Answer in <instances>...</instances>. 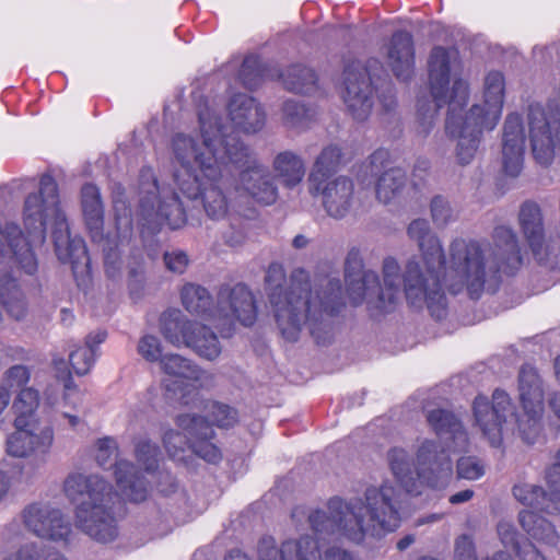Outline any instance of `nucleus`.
<instances>
[{
	"mask_svg": "<svg viewBox=\"0 0 560 560\" xmlns=\"http://www.w3.org/2000/svg\"><path fill=\"white\" fill-rule=\"evenodd\" d=\"M502 265L488 241L455 238L448 246V256L436 271L441 281L454 294L467 290L471 299L479 298L486 282L495 280Z\"/></svg>",
	"mask_w": 560,
	"mask_h": 560,
	"instance_id": "obj_8",
	"label": "nucleus"
},
{
	"mask_svg": "<svg viewBox=\"0 0 560 560\" xmlns=\"http://www.w3.org/2000/svg\"><path fill=\"white\" fill-rule=\"evenodd\" d=\"M520 524L537 541L548 546H556L559 541L555 526L535 511L520 512Z\"/></svg>",
	"mask_w": 560,
	"mask_h": 560,
	"instance_id": "obj_42",
	"label": "nucleus"
},
{
	"mask_svg": "<svg viewBox=\"0 0 560 560\" xmlns=\"http://www.w3.org/2000/svg\"><path fill=\"white\" fill-rule=\"evenodd\" d=\"M504 78L499 71H491L485 78L483 83V105L474 104L471 107H478L486 126L494 129L500 120L504 103Z\"/></svg>",
	"mask_w": 560,
	"mask_h": 560,
	"instance_id": "obj_31",
	"label": "nucleus"
},
{
	"mask_svg": "<svg viewBox=\"0 0 560 560\" xmlns=\"http://www.w3.org/2000/svg\"><path fill=\"white\" fill-rule=\"evenodd\" d=\"M192 441V438L187 434L186 431H184V434L175 431L173 429H170L165 431L163 435V444L167 452V454L175 459H182V454L185 452L186 448H190V442Z\"/></svg>",
	"mask_w": 560,
	"mask_h": 560,
	"instance_id": "obj_53",
	"label": "nucleus"
},
{
	"mask_svg": "<svg viewBox=\"0 0 560 560\" xmlns=\"http://www.w3.org/2000/svg\"><path fill=\"white\" fill-rule=\"evenodd\" d=\"M52 223L56 254L62 262H77L86 256L83 238L71 237L66 214L60 209L58 186L50 175H43L37 192L27 195L23 208V222L30 244H42L46 237V224Z\"/></svg>",
	"mask_w": 560,
	"mask_h": 560,
	"instance_id": "obj_6",
	"label": "nucleus"
},
{
	"mask_svg": "<svg viewBox=\"0 0 560 560\" xmlns=\"http://www.w3.org/2000/svg\"><path fill=\"white\" fill-rule=\"evenodd\" d=\"M406 494L392 483L370 487L364 500H329L327 510H316L308 515L314 532L319 534L338 533L354 542L366 536H382L394 532L400 524Z\"/></svg>",
	"mask_w": 560,
	"mask_h": 560,
	"instance_id": "obj_3",
	"label": "nucleus"
},
{
	"mask_svg": "<svg viewBox=\"0 0 560 560\" xmlns=\"http://www.w3.org/2000/svg\"><path fill=\"white\" fill-rule=\"evenodd\" d=\"M45 516L50 521L48 527L38 526L39 528H34L35 536L54 542L68 544L72 534V526L65 514L56 509L52 515L46 514Z\"/></svg>",
	"mask_w": 560,
	"mask_h": 560,
	"instance_id": "obj_46",
	"label": "nucleus"
},
{
	"mask_svg": "<svg viewBox=\"0 0 560 560\" xmlns=\"http://www.w3.org/2000/svg\"><path fill=\"white\" fill-rule=\"evenodd\" d=\"M342 98L352 117L365 120L373 107V88L368 69L359 61L349 63L342 73Z\"/></svg>",
	"mask_w": 560,
	"mask_h": 560,
	"instance_id": "obj_21",
	"label": "nucleus"
},
{
	"mask_svg": "<svg viewBox=\"0 0 560 560\" xmlns=\"http://www.w3.org/2000/svg\"><path fill=\"white\" fill-rule=\"evenodd\" d=\"M275 176L288 188H293L302 183L305 176V163L293 151L285 150L276 154L272 160Z\"/></svg>",
	"mask_w": 560,
	"mask_h": 560,
	"instance_id": "obj_34",
	"label": "nucleus"
},
{
	"mask_svg": "<svg viewBox=\"0 0 560 560\" xmlns=\"http://www.w3.org/2000/svg\"><path fill=\"white\" fill-rule=\"evenodd\" d=\"M492 240V250L502 265L501 272L513 273L522 264L516 234L510 226L499 225L493 231Z\"/></svg>",
	"mask_w": 560,
	"mask_h": 560,
	"instance_id": "obj_33",
	"label": "nucleus"
},
{
	"mask_svg": "<svg viewBox=\"0 0 560 560\" xmlns=\"http://www.w3.org/2000/svg\"><path fill=\"white\" fill-rule=\"evenodd\" d=\"M139 215L143 225L167 224L178 229L186 222V213L175 191L160 188L152 170H142L139 178Z\"/></svg>",
	"mask_w": 560,
	"mask_h": 560,
	"instance_id": "obj_13",
	"label": "nucleus"
},
{
	"mask_svg": "<svg viewBox=\"0 0 560 560\" xmlns=\"http://www.w3.org/2000/svg\"><path fill=\"white\" fill-rule=\"evenodd\" d=\"M416 463L421 483L438 488L452 475V460L446 448L433 440H424L418 446Z\"/></svg>",
	"mask_w": 560,
	"mask_h": 560,
	"instance_id": "obj_24",
	"label": "nucleus"
},
{
	"mask_svg": "<svg viewBox=\"0 0 560 560\" xmlns=\"http://www.w3.org/2000/svg\"><path fill=\"white\" fill-rule=\"evenodd\" d=\"M517 556L521 560H546V558L537 550L530 541L523 542V549Z\"/></svg>",
	"mask_w": 560,
	"mask_h": 560,
	"instance_id": "obj_64",
	"label": "nucleus"
},
{
	"mask_svg": "<svg viewBox=\"0 0 560 560\" xmlns=\"http://www.w3.org/2000/svg\"><path fill=\"white\" fill-rule=\"evenodd\" d=\"M229 117L237 131L255 135L261 131L266 124V112L252 96L237 93L228 104Z\"/></svg>",
	"mask_w": 560,
	"mask_h": 560,
	"instance_id": "obj_28",
	"label": "nucleus"
},
{
	"mask_svg": "<svg viewBox=\"0 0 560 560\" xmlns=\"http://www.w3.org/2000/svg\"><path fill=\"white\" fill-rule=\"evenodd\" d=\"M39 406V393L34 387L22 388L12 404L15 428H34L37 424L36 411Z\"/></svg>",
	"mask_w": 560,
	"mask_h": 560,
	"instance_id": "obj_39",
	"label": "nucleus"
},
{
	"mask_svg": "<svg viewBox=\"0 0 560 560\" xmlns=\"http://www.w3.org/2000/svg\"><path fill=\"white\" fill-rule=\"evenodd\" d=\"M162 387L167 399L175 400L187 407H198L202 404L199 390L214 385V375L201 369L192 360L180 354H165L160 362Z\"/></svg>",
	"mask_w": 560,
	"mask_h": 560,
	"instance_id": "obj_12",
	"label": "nucleus"
},
{
	"mask_svg": "<svg viewBox=\"0 0 560 560\" xmlns=\"http://www.w3.org/2000/svg\"><path fill=\"white\" fill-rule=\"evenodd\" d=\"M106 337L107 334L103 330L91 332L86 336L84 346H79L70 351L69 362L78 375H85L90 372L95 362L96 348L105 341Z\"/></svg>",
	"mask_w": 560,
	"mask_h": 560,
	"instance_id": "obj_40",
	"label": "nucleus"
},
{
	"mask_svg": "<svg viewBox=\"0 0 560 560\" xmlns=\"http://www.w3.org/2000/svg\"><path fill=\"white\" fill-rule=\"evenodd\" d=\"M386 63L400 81H408L415 72L413 38L409 32L397 31L386 46Z\"/></svg>",
	"mask_w": 560,
	"mask_h": 560,
	"instance_id": "obj_29",
	"label": "nucleus"
},
{
	"mask_svg": "<svg viewBox=\"0 0 560 560\" xmlns=\"http://www.w3.org/2000/svg\"><path fill=\"white\" fill-rule=\"evenodd\" d=\"M407 182L406 173L398 167L385 171L377 179L375 194L383 203L395 200L402 191Z\"/></svg>",
	"mask_w": 560,
	"mask_h": 560,
	"instance_id": "obj_44",
	"label": "nucleus"
},
{
	"mask_svg": "<svg viewBox=\"0 0 560 560\" xmlns=\"http://www.w3.org/2000/svg\"><path fill=\"white\" fill-rule=\"evenodd\" d=\"M94 458L98 466L106 468L115 462V478L117 488L126 500L131 502L144 501L149 493V487L143 476H140L133 464L120 459L118 456V443L114 438L104 436L94 443Z\"/></svg>",
	"mask_w": 560,
	"mask_h": 560,
	"instance_id": "obj_16",
	"label": "nucleus"
},
{
	"mask_svg": "<svg viewBox=\"0 0 560 560\" xmlns=\"http://www.w3.org/2000/svg\"><path fill=\"white\" fill-rule=\"evenodd\" d=\"M284 88L294 93H311L316 89L317 77L313 69L293 65L281 75Z\"/></svg>",
	"mask_w": 560,
	"mask_h": 560,
	"instance_id": "obj_45",
	"label": "nucleus"
},
{
	"mask_svg": "<svg viewBox=\"0 0 560 560\" xmlns=\"http://www.w3.org/2000/svg\"><path fill=\"white\" fill-rule=\"evenodd\" d=\"M476 425L492 446H500L503 433L508 430V418L514 417L510 395L495 389L492 401L486 396H477L472 405Z\"/></svg>",
	"mask_w": 560,
	"mask_h": 560,
	"instance_id": "obj_18",
	"label": "nucleus"
},
{
	"mask_svg": "<svg viewBox=\"0 0 560 560\" xmlns=\"http://www.w3.org/2000/svg\"><path fill=\"white\" fill-rule=\"evenodd\" d=\"M183 306L187 312L215 323V305L208 290L199 284L186 283L180 291Z\"/></svg>",
	"mask_w": 560,
	"mask_h": 560,
	"instance_id": "obj_35",
	"label": "nucleus"
},
{
	"mask_svg": "<svg viewBox=\"0 0 560 560\" xmlns=\"http://www.w3.org/2000/svg\"><path fill=\"white\" fill-rule=\"evenodd\" d=\"M518 225L535 259L539 264H548L557 256V252L560 248V237L557 241L546 237L542 212L536 202L526 201L521 206Z\"/></svg>",
	"mask_w": 560,
	"mask_h": 560,
	"instance_id": "obj_20",
	"label": "nucleus"
},
{
	"mask_svg": "<svg viewBox=\"0 0 560 560\" xmlns=\"http://www.w3.org/2000/svg\"><path fill=\"white\" fill-rule=\"evenodd\" d=\"M63 490L77 503L78 528L98 542H110L117 537V521L113 512L115 493L102 476L72 472L66 478Z\"/></svg>",
	"mask_w": 560,
	"mask_h": 560,
	"instance_id": "obj_7",
	"label": "nucleus"
},
{
	"mask_svg": "<svg viewBox=\"0 0 560 560\" xmlns=\"http://www.w3.org/2000/svg\"><path fill=\"white\" fill-rule=\"evenodd\" d=\"M485 465L472 456L462 457L457 462V475L459 478L476 480L483 476Z\"/></svg>",
	"mask_w": 560,
	"mask_h": 560,
	"instance_id": "obj_57",
	"label": "nucleus"
},
{
	"mask_svg": "<svg viewBox=\"0 0 560 560\" xmlns=\"http://www.w3.org/2000/svg\"><path fill=\"white\" fill-rule=\"evenodd\" d=\"M200 137L176 132L170 141L175 189L187 199L200 198L211 220L244 215L234 196L223 189V166L240 168L243 189L257 202L269 206L278 198V188L269 170L258 161L250 148L237 137L228 135L215 110L205 107L198 113Z\"/></svg>",
	"mask_w": 560,
	"mask_h": 560,
	"instance_id": "obj_1",
	"label": "nucleus"
},
{
	"mask_svg": "<svg viewBox=\"0 0 560 560\" xmlns=\"http://www.w3.org/2000/svg\"><path fill=\"white\" fill-rule=\"evenodd\" d=\"M513 494L523 505L534 509L533 511L553 514L559 511L558 499L550 492L547 494L542 488L533 483H520L514 486Z\"/></svg>",
	"mask_w": 560,
	"mask_h": 560,
	"instance_id": "obj_38",
	"label": "nucleus"
},
{
	"mask_svg": "<svg viewBox=\"0 0 560 560\" xmlns=\"http://www.w3.org/2000/svg\"><path fill=\"white\" fill-rule=\"evenodd\" d=\"M459 70L460 60L456 49L436 46L431 50L428 59V72L435 106L424 109L422 105H419V135L427 137L431 132L440 107L448 104V109H451L455 82L463 81L457 78ZM464 82L466 81L464 80Z\"/></svg>",
	"mask_w": 560,
	"mask_h": 560,
	"instance_id": "obj_11",
	"label": "nucleus"
},
{
	"mask_svg": "<svg viewBox=\"0 0 560 560\" xmlns=\"http://www.w3.org/2000/svg\"><path fill=\"white\" fill-rule=\"evenodd\" d=\"M164 262L168 270L183 273L188 266L189 259L185 252L174 249L164 254Z\"/></svg>",
	"mask_w": 560,
	"mask_h": 560,
	"instance_id": "obj_59",
	"label": "nucleus"
},
{
	"mask_svg": "<svg viewBox=\"0 0 560 560\" xmlns=\"http://www.w3.org/2000/svg\"><path fill=\"white\" fill-rule=\"evenodd\" d=\"M187 348L191 349L200 358L209 361L215 360L222 351L221 342L214 331L208 326L195 322L190 328Z\"/></svg>",
	"mask_w": 560,
	"mask_h": 560,
	"instance_id": "obj_37",
	"label": "nucleus"
},
{
	"mask_svg": "<svg viewBox=\"0 0 560 560\" xmlns=\"http://www.w3.org/2000/svg\"><path fill=\"white\" fill-rule=\"evenodd\" d=\"M0 302L8 315L15 320H22L27 314V300L18 280L8 273L0 278Z\"/></svg>",
	"mask_w": 560,
	"mask_h": 560,
	"instance_id": "obj_36",
	"label": "nucleus"
},
{
	"mask_svg": "<svg viewBox=\"0 0 560 560\" xmlns=\"http://www.w3.org/2000/svg\"><path fill=\"white\" fill-rule=\"evenodd\" d=\"M56 509L42 503H32L26 505L20 513V518L24 527L35 536L37 526L48 527V517L46 514L52 515Z\"/></svg>",
	"mask_w": 560,
	"mask_h": 560,
	"instance_id": "obj_49",
	"label": "nucleus"
},
{
	"mask_svg": "<svg viewBox=\"0 0 560 560\" xmlns=\"http://www.w3.org/2000/svg\"><path fill=\"white\" fill-rule=\"evenodd\" d=\"M258 560H319V545L308 535L285 540L281 547L272 537H265L258 542Z\"/></svg>",
	"mask_w": 560,
	"mask_h": 560,
	"instance_id": "obj_26",
	"label": "nucleus"
},
{
	"mask_svg": "<svg viewBox=\"0 0 560 560\" xmlns=\"http://www.w3.org/2000/svg\"><path fill=\"white\" fill-rule=\"evenodd\" d=\"M240 79L247 89H255L261 81V72L258 59L254 56L246 57L240 69Z\"/></svg>",
	"mask_w": 560,
	"mask_h": 560,
	"instance_id": "obj_55",
	"label": "nucleus"
},
{
	"mask_svg": "<svg viewBox=\"0 0 560 560\" xmlns=\"http://www.w3.org/2000/svg\"><path fill=\"white\" fill-rule=\"evenodd\" d=\"M176 424L192 438L190 450L197 456L211 464H217L221 459L220 450L210 442L214 435V431L200 416L189 413L179 415L176 418Z\"/></svg>",
	"mask_w": 560,
	"mask_h": 560,
	"instance_id": "obj_27",
	"label": "nucleus"
},
{
	"mask_svg": "<svg viewBox=\"0 0 560 560\" xmlns=\"http://www.w3.org/2000/svg\"><path fill=\"white\" fill-rule=\"evenodd\" d=\"M427 421L436 435L445 440L448 451L457 452L466 448L467 433L452 411L441 408L429 410Z\"/></svg>",
	"mask_w": 560,
	"mask_h": 560,
	"instance_id": "obj_30",
	"label": "nucleus"
},
{
	"mask_svg": "<svg viewBox=\"0 0 560 560\" xmlns=\"http://www.w3.org/2000/svg\"><path fill=\"white\" fill-rule=\"evenodd\" d=\"M54 443V430L46 425L43 428H15L7 439V453L10 456L24 458L33 457L38 465L46 462Z\"/></svg>",
	"mask_w": 560,
	"mask_h": 560,
	"instance_id": "obj_23",
	"label": "nucleus"
},
{
	"mask_svg": "<svg viewBox=\"0 0 560 560\" xmlns=\"http://www.w3.org/2000/svg\"><path fill=\"white\" fill-rule=\"evenodd\" d=\"M217 328L223 330L238 322L244 326H252L257 318V305L253 292L243 283L234 287H222L217 296Z\"/></svg>",
	"mask_w": 560,
	"mask_h": 560,
	"instance_id": "obj_19",
	"label": "nucleus"
},
{
	"mask_svg": "<svg viewBox=\"0 0 560 560\" xmlns=\"http://www.w3.org/2000/svg\"><path fill=\"white\" fill-rule=\"evenodd\" d=\"M497 529L498 536L505 548H511L516 555L522 551L523 544L520 542V535L513 524L501 521Z\"/></svg>",
	"mask_w": 560,
	"mask_h": 560,
	"instance_id": "obj_58",
	"label": "nucleus"
},
{
	"mask_svg": "<svg viewBox=\"0 0 560 560\" xmlns=\"http://www.w3.org/2000/svg\"><path fill=\"white\" fill-rule=\"evenodd\" d=\"M206 418L201 417L206 422L219 428H230L237 422V411L232 407L217 401L207 402L205 405Z\"/></svg>",
	"mask_w": 560,
	"mask_h": 560,
	"instance_id": "obj_48",
	"label": "nucleus"
},
{
	"mask_svg": "<svg viewBox=\"0 0 560 560\" xmlns=\"http://www.w3.org/2000/svg\"><path fill=\"white\" fill-rule=\"evenodd\" d=\"M14 269L33 276L38 262L30 243L15 224L0 228V272L8 273Z\"/></svg>",
	"mask_w": 560,
	"mask_h": 560,
	"instance_id": "obj_22",
	"label": "nucleus"
},
{
	"mask_svg": "<svg viewBox=\"0 0 560 560\" xmlns=\"http://www.w3.org/2000/svg\"><path fill=\"white\" fill-rule=\"evenodd\" d=\"M525 133L522 117L508 115L502 135L501 164L503 172L511 177L521 174L524 165Z\"/></svg>",
	"mask_w": 560,
	"mask_h": 560,
	"instance_id": "obj_25",
	"label": "nucleus"
},
{
	"mask_svg": "<svg viewBox=\"0 0 560 560\" xmlns=\"http://www.w3.org/2000/svg\"><path fill=\"white\" fill-rule=\"evenodd\" d=\"M285 273L279 264H271L265 282L269 303L281 336L290 342L299 340L308 325L317 343L328 339V318L342 306L341 283L337 278L325 277L311 284L303 271L294 275L288 288L282 284Z\"/></svg>",
	"mask_w": 560,
	"mask_h": 560,
	"instance_id": "obj_2",
	"label": "nucleus"
},
{
	"mask_svg": "<svg viewBox=\"0 0 560 560\" xmlns=\"http://www.w3.org/2000/svg\"><path fill=\"white\" fill-rule=\"evenodd\" d=\"M1 560H68V558L54 548L42 546L36 541H27Z\"/></svg>",
	"mask_w": 560,
	"mask_h": 560,
	"instance_id": "obj_47",
	"label": "nucleus"
},
{
	"mask_svg": "<svg viewBox=\"0 0 560 560\" xmlns=\"http://www.w3.org/2000/svg\"><path fill=\"white\" fill-rule=\"evenodd\" d=\"M223 238L229 246L236 247L244 243L246 235L242 228L232 226L230 231L224 232Z\"/></svg>",
	"mask_w": 560,
	"mask_h": 560,
	"instance_id": "obj_63",
	"label": "nucleus"
},
{
	"mask_svg": "<svg viewBox=\"0 0 560 560\" xmlns=\"http://www.w3.org/2000/svg\"><path fill=\"white\" fill-rule=\"evenodd\" d=\"M407 234L419 247L425 272L419 261L408 260L402 275L406 300L415 308L427 306L433 317L442 319L446 315L447 302L435 275L445 262L441 241L425 219L412 220L407 228Z\"/></svg>",
	"mask_w": 560,
	"mask_h": 560,
	"instance_id": "obj_5",
	"label": "nucleus"
},
{
	"mask_svg": "<svg viewBox=\"0 0 560 560\" xmlns=\"http://www.w3.org/2000/svg\"><path fill=\"white\" fill-rule=\"evenodd\" d=\"M347 292L353 304L366 302L371 308L389 312L400 296V268L396 259L383 262V284L372 270H363V259L358 248H351L345 261Z\"/></svg>",
	"mask_w": 560,
	"mask_h": 560,
	"instance_id": "obj_9",
	"label": "nucleus"
},
{
	"mask_svg": "<svg viewBox=\"0 0 560 560\" xmlns=\"http://www.w3.org/2000/svg\"><path fill=\"white\" fill-rule=\"evenodd\" d=\"M546 479L549 491L560 502V448L556 453L553 464L546 471Z\"/></svg>",
	"mask_w": 560,
	"mask_h": 560,
	"instance_id": "obj_60",
	"label": "nucleus"
},
{
	"mask_svg": "<svg viewBox=\"0 0 560 560\" xmlns=\"http://www.w3.org/2000/svg\"><path fill=\"white\" fill-rule=\"evenodd\" d=\"M136 458L148 472L154 471L158 468L160 448L159 446L148 439H141L135 446Z\"/></svg>",
	"mask_w": 560,
	"mask_h": 560,
	"instance_id": "obj_52",
	"label": "nucleus"
},
{
	"mask_svg": "<svg viewBox=\"0 0 560 560\" xmlns=\"http://www.w3.org/2000/svg\"><path fill=\"white\" fill-rule=\"evenodd\" d=\"M113 191L114 231L104 233V206L100 189L85 184L81 189V207L86 231L91 241L101 247L104 266L109 278L118 277L124 268L135 273L142 255L133 242L131 209L125 197V188L115 184Z\"/></svg>",
	"mask_w": 560,
	"mask_h": 560,
	"instance_id": "obj_4",
	"label": "nucleus"
},
{
	"mask_svg": "<svg viewBox=\"0 0 560 560\" xmlns=\"http://www.w3.org/2000/svg\"><path fill=\"white\" fill-rule=\"evenodd\" d=\"M518 400L523 416L516 419L517 431L527 444H534L538 439L542 424L545 390L537 371L524 365L518 373Z\"/></svg>",
	"mask_w": 560,
	"mask_h": 560,
	"instance_id": "obj_15",
	"label": "nucleus"
},
{
	"mask_svg": "<svg viewBox=\"0 0 560 560\" xmlns=\"http://www.w3.org/2000/svg\"><path fill=\"white\" fill-rule=\"evenodd\" d=\"M194 324L195 322L187 319L180 311L172 310L162 315L161 332L173 346L186 347Z\"/></svg>",
	"mask_w": 560,
	"mask_h": 560,
	"instance_id": "obj_41",
	"label": "nucleus"
},
{
	"mask_svg": "<svg viewBox=\"0 0 560 560\" xmlns=\"http://www.w3.org/2000/svg\"><path fill=\"white\" fill-rule=\"evenodd\" d=\"M529 141L533 156L542 166L550 165L560 153V83L547 104L528 109Z\"/></svg>",
	"mask_w": 560,
	"mask_h": 560,
	"instance_id": "obj_14",
	"label": "nucleus"
},
{
	"mask_svg": "<svg viewBox=\"0 0 560 560\" xmlns=\"http://www.w3.org/2000/svg\"><path fill=\"white\" fill-rule=\"evenodd\" d=\"M341 150L338 145L325 147L316 158L308 175V185L332 178L330 174L340 165Z\"/></svg>",
	"mask_w": 560,
	"mask_h": 560,
	"instance_id": "obj_43",
	"label": "nucleus"
},
{
	"mask_svg": "<svg viewBox=\"0 0 560 560\" xmlns=\"http://www.w3.org/2000/svg\"><path fill=\"white\" fill-rule=\"evenodd\" d=\"M138 353L149 362H161L162 345L160 339L153 335H144L138 342Z\"/></svg>",
	"mask_w": 560,
	"mask_h": 560,
	"instance_id": "obj_56",
	"label": "nucleus"
},
{
	"mask_svg": "<svg viewBox=\"0 0 560 560\" xmlns=\"http://www.w3.org/2000/svg\"><path fill=\"white\" fill-rule=\"evenodd\" d=\"M30 380V368L23 364H15L4 371L2 375L3 385L1 387H5L8 390L9 388H20L21 390L22 388L27 387L26 384Z\"/></svg>",
	"mask_w": 560,
	"mask_h": 560,
	"instance_id": "obj_54",
	"label": "nucleus"
},
{
	"mask_svg": "<svg viewBox=\"0 0 560 560\" xmlns=\"http://www.w3.org/2000/svg\"><path fill=\"white\" fill-rule=\"evenodd\" d=\"M83 393L77 387L72 378L69 377L65 383V404L72 407L75 410L83 408Z\"/></svg>",
	"mask_w": 560,
	"mask_h": 560,
	"instance_id": "obj_61",
	"label": "nucleus"
},
{
	"mask_svg": "<svg viewBox=\"0 0 560 560\" xmlns=\"http://www.w3.org/2000/svg\"><path fill=\"white\" fill-rule=\"evenodd\" d=\"M456 560H476L474 542L468 535L459 536L455 541Z\"/></svg>",
	"mask_w": 560,
	"mask_h": 560,
	"instance_id": "obj_62",
	"label": "nucleus"
},
{
	"mask_svg": "<svg viewBox=\"0 0 560 560\" xmlns=\"http://www.w3.org/2000/svg\"><path fill=\"white\" fill-rule=\"evenodd\" d=\"M313 197H318L325 213L334 220H342L361 207L359 191L352 178L346 175L308 185Z\"/></svg>",
	"mask_w": 560,
	"mask_h": 560,
	"instance_id": "obj_17",
	"label": "nucleus"
},
{
	"mask_svg": "<svg viewBox=\"0 0 560 560\" xmlns=\"http://www.w3.org/2000/svg\"><path fill=\"white\" fill-rule=\"evenodd\" d=\"M387 462L394 478L405 492L419 493L421 480L409 453L402 447H392L387 453Z\"/></svg>",
	"mask_w": 560,
	"mask_h": 560,
	"instance_id": "obj_32",
	"label": "nucleus"
},
{
	"mask_svg": "<svg viewBox=\"0 0 560 560\" xmlns=\"http://www.w3.org/2000/svg\"><path fill=\"white\" fill-rule=\"evenodd\" d=\"M469 97L468 83L456 81L454 85V98L445 122L446 135L456 140L455 158L458 164H470L479 149L485 131H492L479 117L478 107H470L464 114L459 112Z\"/></svg>",
	"mask_w": 560,
	"mask_h": 560,
	"instance_id": "obj_10",
	"label": "nucleus"
},
{
	"mask_svg": "<svg viewBox=\"0 0 560 560\" xmlns=\"http://www.w3.org/2000/svg\"><path fill=\"white\" fill-rule=\"evenodd\" d=\"M313 114L303 104L289 100L282 106V121L287 128L302 129L311 121Z\"/></svg>",
	"mask_w": 560,
	"mask_h": 560,
	"instance_id": "obj_50",
	"label": "nucleus"
},
{
	"mask_svg": "<svg viewBox=\"0 0 560 560\" xmlns=\"http://www.w3.org/2000/svg\"><path fill=\"white\" fill-rule=\"evenodd\" d=\"M430 214L436 228H445L457 220V211L450 200L441 195L434 196L430 201Z\"/></svg>",
	"mask_w": 560,
	"mask_h": 560,
	"instance_id": "obj_51",
	"label": "nucleus"
}]
</instances>
